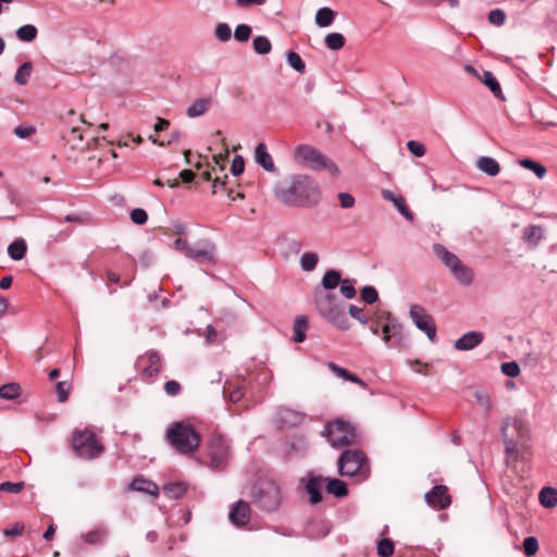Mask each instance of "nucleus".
<instances>
[{"label": "nucleus", "instance_id": "obj_48", "mask_svg": "<svg viewBox=\"0 0 557 557\" xmlns=\"http://www.w3.org/2000/svg\"><path fill=\"white\" fill-rule=\"evenodd\" d=\"M523 550L528 557L535 555L539 550V541L534 536H529L523 541Z\"/></svg>", "mask_w": 557, "mask_h": 557}, {"label": "nucleus", "instance_id": "obj_40", "mask_svg": "<svg viewBox=\"0 0 557 557\" xmlns=\"http://www.w3.org/2000/svg\"><path fill=\"white\" fill-rule=\"evenodd\" d=\"M479 78L490 88V90L494 94L495 97H498L500 95V86L492 72L485 71L483 73V77Z\"/></svg>", "mask_w": 557, "mask_h": 557}, {"label": "nucleus", "instance_id": "obj_22", "mask_svg": "<svg viewBox=\"0 0 557 557\" xmlns=\"http://www.w3.org/2000/svg\"><path fill=\"white\" fill-rule=\"evenodd\" d=\"M211 104L212 99L210 97L199 98L186 109V115L191 119L201 116L209 111Z\"/></svg>", "mask_w": 557, "mask_h": 557}, {"label": "nucleus", "instance_id": "obj_12", "mask_svg": "<svg viewBox=\"0 0 557 557\" xmlns=\"http://www.w3.org/2000/svg\"><path fill=\"white\" fill-rule=\"evenodd\" d=\"M410 317L416 326L423 331L430 341L434 342L436 337V327L432 317L425 309L419 305H413L410 308Z\"/></svg>", "mask_w": 557, "mask_h": 557}, {"label": "nucleus", "instance_id": "obj_38", "mask_svg": "<svg viewBox=\"0 0 557 557\" xmlns=\"http://www.w3.org/2000/svg\"><path fill=\"white\" fill-rule=\"evenodd\" d=\"M252 47L258 54H268L272 49L271 41L265 36H257L253 38Z\"/></svg>", "mask_w": 557, "mask_h": 557}, {"label": "nucleus", "instance_id": "obj_20", "mask_svg": "<svg viewBox=\"0 0 557 557\" xmlns=\"http://www.w3.org/2000/svg\"><path fill=\"white\" fill-rule=\"evenodd\" d=\"M255 160L256 162L262 166L268 172H274L275 165L271 154L267 150V146L263 143H260L255 150Z\"/></svg>", "mask_w": 557, "mask_h": 557}, {"label": "nucleus", "instance_id": "obj_44", "mask_svg": "<svg viewBox=\"0 0 557 557\" xmlns=\"http://www.w3.org/2000/svg\"><path fill=\"white\" fill-rule=\"evenodd\" d=\"M252 33V28L247 24H239L234 30V38L238 42H246L249 40Z\"/></svg>", "mask_w": 557, "mask_h": 557}, {"label": "nucleus", "instance_id": "obj_25", "mask_svg": "<svg viewBox=\"0 0 557 557\" xmlns=\"http://www.w3.org/2000/svg\"><path fill=\"white\" fill-rule=\"evenodd\" d=\"M329 369L333 372V374H335L336 376L338 377H342L346 381H350L355 384H358L360 385L361 387H366V384L364 382L359 379L357 375L350 373L348 370L344 369V368H341L338 367L337 364L331 362L329 363Z\"/></svg>", "mask_w": 557, "mask_h": 557}, {"label": "nucleus", "instance_id": "obj_42", "mask_svg": "<svg viewBox=\"0 0 557 557\" xmlns=\"http://www.w3.org/2000/svg\"><path fill=\"white\" fill-rule=\"evenodd\" d=\"M318 260L319 257L315 252H305L300 257V267L304 271L310 272L317 267Z\"/></svg>", "mask_w": 557, "mask_h": 557}, {"label": "nucleus", "instance_id": "obj_18", "mask_svg": "<svg viewBox=\"0 0 557 557\" xmlns=\"http://www.w3.org/2000/svg\"><path fill=\"white\" fill-rule=\"evenodd\" d=\"M484 339V334L478 331H471L463 334L455 342V348L460 351L471 350L478 347Z\"/></svg>", "mask_w": 557, "mask_h": 557}, {"label": "nucleus", "instance_id": "obj_50", "mask_svg": "<svg viewBox=\"0 0 557 557\" xmlns=\"http://www.w3.org/2000/svg\"><path fill=\"white\" fill-rule=\"evenodd\" d=\"M361 298L366 304L371 305L377 300L379 295L374 287L366 286L361 289Z\"/></svg>", "mask_w": 557, "mask_h": 557}, {"label": "nucleus", "instance_id": "obj_62", "mask_svg": "<svg viewBox=\"0 0 557 557\" xmlns=\"http://www.w3.org/2000/svg\"><path fill=\"white\" fill-rule=\"evenodd\" d=\"M57 395L61 403H64L69 397V386L66 382H59L57 384Z\"/></svg>", "mask_w": 557, "mask_h": 557}, {"label": "nucleus", "instance_id": "obj_8", "mask_svg": "<svg viewBox=\"0 0 557 557\" xmlns=\"http://www.w3.org/2000/svg\"><path fill=\"white\" fill-rule=\"evenodd\" d=\"M72 448L79 458L95 459L103 453V446L89 430L75 431L72 437Z\"/></svg>", "mask_w": 557, "mask_h": 557}, {"label": "nucleus", "instance_id": "obj_55", "mask_svg": "<svg viewBox=\"0 0 557 557\" xmlns=\"http://www.w3.org/2000/svg\"><path fill=\"white\" fill-rule=\"evenodd\" d=\"M386 332L391 333L392 338L397 337L400 339L403 336L401 325L395 323L394 321H391L389 315H387Z\"/></svg>", "mask_w": 557, "mask_h": 557}, {"label": "nucleus", "instance_id": "obj_35", "mask_svg": "<svg viewBox=\"0 0 557 557\" xmlns=\"http://www.w3.org/2000/svg\"><path fill=\"white\" fill-rule=\"evenodd\" d=\"M519 164L522 168L534 172V174L539 178H544L547 173L546 168L543 164H541L534 160H531V159H522L519 161Z\"/></svg>", "mask_w": 557, "mask_h": 557}, {"label": "nucleus", "instance_id": "obj_58", "mask_svg": "<svg viewBox=\"0 0 557 557\" xmlns=\"http://www.w3.org/2000/svg\"><path fill=\"white\" fill-rule=\"evenodd\" d=\"M66 139L69 143L73 144L74 148H81V144L83 141V135L77 127H73L70 131V134L66 137Z\"/></svg>", "mask_w": 557, "mask_h": 557}, {"label": "nucleus", "instance_id": "obj_27", "mask_svg": "<svg viewBox=\"0 0 557 557\" xmlns=\"http://www.w3.org/2000/svg\"><path fill=\"white\" fill-rule=\"evenodd\" d=\"M325 482H326L325 488L329 494H332L339 498L345 497L347 495V493H348L347 486L343 481H341L338 479H327L326 478Z\"/></svg>", "mask_w": 557, "mask_h": 557}, {"label": "nucleus", "instance_id": "obj_19", "mask_svg": "<svg viewBox=\"0 0 557 557\" xmlns=\"http://www.w3.org/2000/svg\"><path fill=\"white\" fill-rule=\"evenodd\" d=\"M382 197L384 200L389 201L394 205V207L398 210V212L408 221L413 220L412 213L409 211L406 206L405 198L400 195H395L393 191L388 189L382 190Z\"/></svg>", "mask_w": 557, "mask_h": 557}, {"label": "nucleus", "instance_id": "obj_37", "mask_svg": "<svg viewBox=\"0 0 557 557\" xmlns=\"http://www.w3.org/2000/svg\"><path fill=\"white\" fill-rule=\"evenodd\" d=\"M324 41L330 50L336 51L344 47L346 40L341 33H330L325 36Z\"/></svg>", "mask_w": 557, "mask_h": 557}, {"label": "nucleus", "instance_id": "obj_41", "mask_svg": "<svg viewBox=\"0 0 557 557\" xmlns=\"http://www.w3.org/2000/svg\"><path fill=\"white\" fill-rule=\"evenodd\" d=\"M542 237L543 231L540 226L531 225L524 228V239L532 245H537Z\"/></svg>", "mask_w": 557, "mask_h": 557}, {"label": "nucleus", "instance_id": "obj_15", "mask_svg": "<svg viewBox=\"0 0 557 557\" xmlns=\"http://www.w3.org/2000/svg\"><path fill=\"white\" fill-rule=\"evenodd\" d=\"M228 518L231 522L237 527H244L248 524L251 518V509L247 502L238 500L235 503L231 510Z\"/></svg>", "mask_w": 557, "mask_h": 557}, {"label": "nucleus", "instance_id": "obj_17", "mask_svg": "<svg viewBox=\"0 0 557 557\" xmlns=\"http://www.w3.org/2000/svg\"><path fill=\"white\" fill-rule=\"evenodd\" d=\"M425 500L430 506L438 509L447 508L450 505V497L445 485H436L425 494Z\"/></svg>", "mask_w": 557, "mask_h": 557}, {"label": "nucleus", "instance_id": "obj_34", "mask_svg": "<svg viewBox=\"0 0 557 557\" xmlns=\"http://www.w3.org/2000/svg\"><path fill=\"white\" fill-rule=\"evenodd\" d=\"M107 536V531L104 528H96L94 530L88 531L87 533L82 535V539L85 543L95 545L101 543Z\"/></svg>", "mask_w": 557, "mask_h": 557}, {"label": "nucleus", "instance_id": "obj_56", "mask_svg": "<svg viewBox=\"0 0 557 557\" xmlns=\"http://www.w3.org/2000/svg\"><path fill=\"white\" fill-rule=\"evenodd\" d=\"M349 314L351 315V318L356 319L361 324H367L369 322L367 315L363 312V309L355 305L349 306Z\"/></svg>", "mask_w": 557, "mask_h": 557}, {"label": "nucleus", "instance_id": "obj_57", "mask_svg": "<svg viewBox=\"0 0 557 557\" xmlns=\"http://www.w3.org/2000/svg\"><path fill=\"white\" fill-rule=\"evenodd\" d=\"M407 148L408 150L414 156V157H422L424 156L425 153V148L424 146L419 143V141H416V140H409L407 143Z\"/></svg>", "mask_w": 557, "mask_h": 557}, {"label": "nucleus", "instance_id": "obj_16", "mask_svg": "<svg viewBox=\"0 0 557 557\" xmlns=\"http://www.w3.org/2000/svg\"><path fill=\"white\" fill-rule=\"evenodd\" d=\"M326 478L310 473L307 478L305 485L306 492L309 495V502L317 505L322 500V488Z\"/></svg>", "mask_w": 557, "mask_h": 557}, {"label": "nucleus", "instance_id": "obj_13", "mask_svg": "<svg viewBox=\"0 0 557 557\" xmlns=\"http://www.w3.org/2000/svg\"><path fill=\"white\" fill-rule=\"evenodd\" d=\"M210 467L221 469L228 458V446L226 442L218 436L213 437L209 445Z\"/></svg>", "mask_w": 557, "mask_h": 557}, {"label": "nucleus", "instance_id": "obj_21", "mask_svg": "<svg viewBox=\"0 0 557 557\" xmlns=\"http://www.w3.org/2000/svg\"><path fill=\"white\" fill-rule=\"evenodd\" d=\"M129 488L133 490V491H136V492H141V493L149 494V495H151L153 497H157L159 495V487H158V485L154 482L149 481V480L144 479V478H135L131 482Z\"/></svg>", "mask_w": 557, "mask_h": 557}, {"label": "nucleus", "instance_id": "obj_43", "mask_svg": "<svg viewBox=\"0 0 557 557\" xmlns=\"http://www.w3.org/2000/svg\"><path fill=\"white\" fill-rule=\"evenodd\" d=\"M214 36L221 42H227L232 38L231 26L226 23H219L214 27Z\"/></svg>", "mask_w": 557, "mask_h": 557}, {"label": "nucleus", "instance_id": "obj_53", "mask_svg": "<svg viewBox=\"0 0 557 557\" xmlns=\"http://www.w3.org/2000/svg\"><path fill=\"white\" fill-rule=\"evenodd\" d=\"M506 14L504 11L499 9H494L488 13V21L497 26H500L505 23Z\"/></svg>", "mask_w": 557, "mask_h": 557}, {"label": "nucleus", "instance_id": "obj_47", "mask_svg": "<svg viewBox=\"0 0 557 557\" xmlns=\"http://www.w3.org/2000/svg\"><path fill=\"white\" fill-rule=\"evenodd\" d=\"M339 289L342 295L346 299H352L356 296V289L354 286V281L350 280H342L339 283Z\"/></svg>", "mask_w": 557, "mask_h": 557}, {"label": "nucleus", "instance_id": "obj_11", "mask_svg": "<svg viewBox=\"0 0 557 557\" xmlns=\"http://www.w3.org/2000/svg\"><path fill=\"white\" fill-rule=\"evenodd\" d=\"M188 258L201 265H214L219 260L216 245L211 239H199L188 249Z\"/></svg>", "mask_w": 557, "mask_h": 557}, {"label": "nucleus", "instance_id": "obj_2", "mask_svg": "<svg viewBox=\"0 0 557 557\" xmlns=\"http://www.w3.org/2000/svg\"><path fill=\"white\" fill-rule=\"evenodd\" d=\"M165 437L183 455L195 453L201 442L200 433L187 421L171 423L165 431Z\"/></svg>", "mask_w": 557, "mask_h": 557}, {"label": "nucleus", "instance_id": "obj_32", "mask_svg": "<svg viewBox=\"0 0 557 557\" xmlns=\"http://www.w3.org/2000/svg\"><path fill=\"white\" fill-rule=\"evenodd\" d=\"M342 278L341 274L336 270H329L322 277V290L329 292L330 289H334L337 285H339Z\"/></svg>", "mask_w": 557, "mask_h": 557}, {"label": "nucleus", "instance_id": "obj_59", "mask_svg": "<svg viewBox=\"0 0 557 557\" xmlns=\"http://www.w3.org/2000/svg\"><path fill=\"white\" fill-rule=\"evenodd\" d=\"M36 132L35 127L27 125H18L14 128V135L18 138H27Z\"/></svg>", "mask_w": 557, "mask_h": 557}, {"label": "nucleus", "instance_id": "obj_36", "mask_svg": "<svg viewBox=\"0 0 557 557\" xmlns=\"http://www.w3.org/2000/svg\"><path fill=\"white\" fill-rule=\"evenodd\" d=\"M21 395V386L17 383H8L0 386V397L12 400Z\"/></svg>", "mask_w": 557, "mask_h": 557}, {"label": "nucleus", "instance_id": "obj_52", "mask_svg": "<svg viewBox=\"0 0 557 557\" xmlns=\"http://www.w3.org/2000/svg\"><path fill=\"white\" fill-rule=\"evenodd\" d=\"M24 482H3L0 484V491L17 494L24 488Z\"/></svg>", "mask_w": 557, "mask_h": 557}, {"label": "nucleus", "instance_id": "obj_28", "mask_svg": "<svg viewBox=\"0 0 557 557\" xmlns=\"http://www.w3.org/2000/svg\"><path fill=\"white\" fill-rule=\"evenodd\" d=\"M308 329V321L305 317H297L294 321V335L293 341L295 343H302L306 339V331Z\"/></svg>", "mask_w": 557, "mask_h": 557}, {"label": "nucleus", "instance_id": "obj_61", "mask_svg": "<svg viewBox=\"0 0 557 557\" xmlns=\"http://www.w3.org/2000/svg\"><path fill=\"white\" fill-rule=\"evenodd\" d=\"M338 199L341 202V207L344 209H350L355 206V198L352 195L348 193H339Z\"/></svg>", "mask_w": 557, "mask_h": 557}, {"label": "nucleus", "instance_id": "obj_1", "mask_svg": "<svg viewBox=\"0 0 557 557\" xmlns=\"http://www.w3.org/2000/svg\"><path fill=\"white\" fill-rule=\"evenodd\" d=\"M275 197L283 203L294 207H314L321 198V190L308 175H293L274 186Z\"/></svg>", "mask_w": 557, "mask_h": 557}, {"label": "nucleus", "instance_id": "obj_3", "mask_svg": "<svg viewBox=\"0 0 557 557\" xmlns=\"http://www.w3.org/2000/svg\"><path fill=\"white\" fill-rule=\"evenodd\" d=\"M314 302L320 315L329 323L339 330H348L350 327L344 304L339 301L334 294L317 289L314 293Z\"/></svg>", "mask_w": 557, "mask_h": 557}, {"label": "nucleus", "instance_id": "obj_6", "mask_svg": "<svg viewBox=\"0 0 557 557\" xmlns=\"http://www.w3.org/2000/svg\"><path fill=\"white\" fill-rule=\"evenodd\" d=\"M500 435L505 444L506 454L516 455L519 444L528 437L527 424L519 417H507L502 422Z\"/></svg>", "mask_w": 557, "mask_h": 557}, {"label": "nucleus", "instance_id": "obj_60", "mask_svg": "<svg viewBox=\"0 0 557 557\" xmlns=\"http://www.w3.org/2000/svg\"><path fill=\"white\" fill-rule=\"evenodd\" d=\"M245 163L240 156H236L232 161L231 171L233 175L238 176L244 172Z\"/></svg>", "mask_w": 557, "mask_h": 557}, {"label": "nucleus", "instance_id": "obj_39", "mask_svg": "<svg viewBox=\"0 0 557 557\" xmlns=\"http://www.w3.org/2000/svg\"><path fill=\"white\" fill-rule=\"evenodd\" d=\"M32 70H33V66H32L30 62L23 63L18 67V70L16 71L15 76H14V81L18 85H26L28 83L29 77H30Z\"/></svg>", "mask_w": 557, "mask_h": 557}, {"label": "nucleus", "instance_id": "obj_24", "mask_svg": "<svg viewBox=\"0 0 557 557\" xmlns=\"http://www.w3.org/2000/svg\"><path fill=\"white\" fill-rule=\"evenodd\" d=\"M476 168L488 176H496L500 171L499 163L492 157H480Z\"/></svg>", "mask_w": 557, "mask_h": 557}, {"label": "nucleus", "instance_id": "obj_26", "mask_svg": "<svg viewBox=\"0 0 557 557\" xmlns=\"http://www.w3.org/2000/svg\"><path fill=\"white\" fill-rule=\"evenodd\" d=\"M539 499L545 508H553L557 505V490L554 487H543L540 492Z\"/></svg>", "mask_w": 557, "mask_h": 557}, {"label": "nucleus", "instance_id": "obj_51", "mask_svg": "<svg viewBox=\"0 0 557 557\" xmlns=\"http://www.w3.org/2000/svg\"><path fill=\"white\" fill-rule=\"evenodd\" d=\"M474 398L478 401V404L486 411L490 412L492 409V400L491 397L481 391H476L474 393Z\"/></svg>", "mask_w": 557, "mask_h": 557}, {"label": "nucleus", "instance_id": "obj_10", "mask_svg": "<svg viewBox=\"0 0 557 557\" xmlns=\"http://www.w3.org/2000/svg\"><path fill=\"white\" fill-rule=\"evenodd\" d=\"M323 435L333 447L351 445L357 438L355 428L342 419L330 422L325 426Z\"/></svg>", "mask_w": 557, "mask_h": 557}, {"label": "nucleus", "instance_id": "obj_63", "mask_svg": "<svg viewBox=\"0 0 557 557\" xmlns=\"http://www.w3.org/2000/svg\"><path fill=\"white\" fill-rule=\"evenodd\" d=\"M164 391L169 396H176L181 391V385L177 381H168L164 385Z\"/></svg>", "mask_w": 557, "mask_h": 557}, {"label": "nucleus", "instance_id": "obj_46", "mask_svg": "<svg viewBox=\"0 0 557 557\" xmlns=\"http://www.w3.org/2000/svg\"><path fill=\"white\" fill-rule=\"evenodd\" d=\"M377 554L381 557H391L394 554V544L388 539H382L377 543Z\"/></svg>", "mask_w": 557, "mask_h": 557}, {"label": "nucleus", "instance_id": "obj_49", "mask_svg": "<svg viewBox=\"0 0 557 557\" xmlns=\"http://www.w3.org/2000/svg\"><path fill=\"white\" fill-rule=\"evenodd\" d=\"M502 373L509 377H517L520 374V367L516 361L505 362L500 366Z\"/></svg>", "mask_w": 557, "mask_h": 557}, {"label": "nucleus", "instance_id": "obj_31", "mask_svg": "<svg viewBox=\"0 0 557 557\" xmlns=\"http://www.w3.org/2000/svg\"><path fill=\"white\" fill-rule=\"evenodd\" d=\"M186 491V486L181 482L168 483L163 486V493L171 499L183 497Z\"/></svg>", "mask_w": 557, "mask_h": 557}, {"label": "nucleus", "instance_id": "obj_64", "mask_svg": "<svg viewBox=\"0 0 557 557\" xmlns=\"http://www.w3.org/2000/svg\"><path fill=\"white\" fill-rule=\"evenodd\" d=\"M193 247V244H189L187 240L183 238H177L174 242V249L177 251H182L188 258V249Z\"/></svg>", "mask_w": 557, "mask_h": 557}, {"label": "nucleus", "instance_id": "obj_7", "mask_svg": "<svg viewBox=\"0 0 557 557\" xmlns=\"http://www.w3.org/2000/svg\"><path fill=\"white\" fill-rule=\"evenodd\" d=\"M252 497L263 510L273 511L281 505V488L272 480H260L253 487Z\"/></svg>", "mask_w": 557, "mask_h": 557}, {"label": "nucleus", "instance_id": "obj_9", "mask_svg": "<svg viewBox=\"0 0 557 557\" xmlns=\"http://www.w3.org/2000/svg\"><path fill=\"white\" fill-rule=\"evenodd\" d=\"M338 470L342 475L366 479L369 473L367 457L357 449L345 450L338 459Z\"/></svg>", "mask_w": 557, "mask_h": 557}, {"label": "nucleus", "instance_id": "obj_23", "mask_svg": "<svg viewBox=\"0 0 557 557\" xmlns=\"http://www.w3.org/2000/svg\"><path fill=\"white\" fill-rule=\"evenodd\" d=\"M302 420V416L292 409H281L277 412V423L280 426H294L300 423Z\"/></svg>", "mask_w": 557, "mask_h": 557}, {"label": "nucleus", "instance_id": "obj_5", "mask_svg": "<svg viewBox=\"0 0 557 557\" xmlns=\"http://www.w3.org/2000/svg\"><path fill=\"white\" fill-rule=\"evenodd\" d=\"M433 252L445 264L450 274L461 286H470L474 281L473 270L460 258L441 244L433 245Z\"/></svg>", "mask_w": 557, "mask_h": 557}, {"label": "nucleus", "instance_id": "obj_45", "mask_svg": "<svg viewBox=\"0 0 557 557\" xmlns=\"http://www.w3.org/2000/svg\"><path fill=\"white\" fill-rule=\"evenodd\" d=\"M287 63L289 64L290 67H293L295 71H297L298 73H302L305 71V62L302 61V59L300 58V55L295 52V51H289L287 53Z\"/></svg>", "mask_w": 557, "mask_h": 557}, {"label": "nucleus", "instance_id": "obj_29", "mask_svg": "<svg viewBox=\"0 0 557 557\" xmlns=\"http://www.w3.org/2000/svg\"><path fill=\"white\" fill-rule=\"evenodd\" d=\"M335 15L336 13L332 9L321 8L315 13V24L319 27H327L333 23Z\"/></svg>", "mask_w": 557, "mask_h": 557}, {"label": "nucleus", "instance_id": "obj_4", "mask_svg": "<svg viewBox=\"0 0 557 557\" xmlns=\"http://www.w3.org/2000/svg\"><path fill=\"white\" fill-rule=\"evenodd\" d=\"M293 159L297 164L312 171L326 170L334 177L339 174L337 165L327 156L310 145L297 146Z\"/></svg>", "mask_w": 557, "mask_h": 557}, {"label": "nucleus", "instance_id": "obj_54", "mask_svg": "<svg viewBox=\"0 0 557 557\" xmlns=\"http://www.w3.org/2000/svg\"><path fill=\"white\" fill-rule=\"evenodd\" d=\"M131 220L137 225H144L148 220L147 212L144 209H134L131 211Z\"/></svg>", "mask_w": 557, "mask_h": 557}, {"label": "nucleus", "instance_id": "obj_14", "mask_svg": "<svg viewBox=\"0 0 557 557\" xmlns=\"http://www.w3.org/2000/svg\"><path fill=\"white\" fill-rule=\"evenodd\" d=\"M137 367L146 377H152L161 369V357L157 351H147L138 358Z\"/></svg>", "mask_w": 557, "mask_h": 557}, {"label": "nucleus", "instance_id": "obj_30", "mask_svg": "<svg viewBox=\"0 0 557 557\" xmlns=\"http://www.w3.org/2000/svg\"><path fill=\"white\" fill-rule=\"evenodd\" d=\"M27 250V245L23 238L15 239L8 247V253L13 260H21L24 258Z\"/></svg>", "mask_w": 557, "mask_h": 557}, {"label": "nucleus", "instance_id": "obj_33", "mask_svg": "<svg viewBox=\"0 0 557 557\" xmlns=\"http://www.w3.org/2000/svg\"><path fill=\"white\" fill-rule=\"evenodd\" d=\"M16 37L18 40L24 42H30L35 40L38 35L37 28L32 24H26L16 29Z\"/></svg>", "mask_w": 557, "mask_h": 557}]
</instances>
